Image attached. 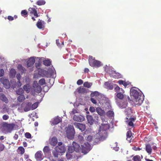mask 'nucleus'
<instances>
[{"label": "nucleus", "mask_w": 161, "mask_h": 161, "mask_svg": "<svg viewBox=\"0 0 161 161\" xmlns=\"http://www.w3.org/2000/svg\"><path fill=\"white\" fill-rule=\"evenodd\" d=\"M18 68L19 70H21L23 72H24L26 71L25 69L21 64H19L18 65Z\"/></svg>", "instance_id": "42"}, {"label": "nucleus", "mask_w": 161, "mask_h": 161, "mask_svg": "<svg viewBox=\"0 0 161 161\" xmlns=\"http://www.w3.org/2000/svg\"><path fill=\"white\" fill-rule=\"evenodd\" d=\"M35 62V59L33 58H30L27 62V65L28 67L32 66Z\"/></svg>", "instance_id": "15"}, {"label": "nucleus", "mask_w": 161, "mask_h": 161, "mask_svg": "<svg viewBox=\"0 0 161 161\" xmlns=\"http://www.w3.org/2000/svg\"><path fill=\"white\" fill-rule=\"evenodd\" d=\"M21 15L24 17H26L28 16V12L26 10H22L21 12Z\"/></svg>", "instance_id": "34"}, {"label": "nucleus", "mask_w": 161, "mask_h": 161, "mask_svg": "<svg viewBox=\"0 0 161 161\" xmlns=\"http://www.w3.org/2000/svg\"><path fill=\"white\" fill-rule=\"evenodd\" d=\"M61 42L62 43L60 44V43L59 42V39H57L56 40V44L59 47H63V45H64V42Z\"/></svg>", "instance_id": "44"}, {"label": "nucleus", "mask_w": 161, "mask_h": 161, "mask_svg": "<svg viewBox=\"0 0 161 161\" xmlns=\"http://www.w3.org/2000/svg\"><path fill=\"white\" fill-rule=\"evenodd\" d=\"M46 84L45 80L44 78L41 79L38 81V84L41 86H42Z\"/></svg>", "instance_id": "37"}, {"label": "nucleus", "mask_w": 161, "mask_h": 161, "mask_svg": "<svg viewBox=\"0 0 161 161\" xmlns=\"http://www.w3.org/2000/svg\"><path fill=\"white\" fill-rule=\"evenodd\" d=\"M42 22H43L42 20H40L38 21L36 25L38 28L41 29L44 27V25L42 24Z\"/></svg>", "instance_id": "25"}, {"label": "nucleus", "mask_w": 161, "mask_h": 161, "mask_svg": "<svg viewBox=\"0 0 161 161\" xmlns=\"http://www.w3.org/2000/svg\"><path fill=\"white\" fill-rule=\"evenodd\" d=\"M62 119L59 117H57L54 118L53 120L52 124L53 125H56L61 121Z\"/></svg>", "instance_id": "18"}, {"label": "nucleus", "mask_w": 161, "mask_h": 161, "mask_svg": "<svg viewBox=\"0 0 161 161\" xmlns=\"http://www.w3.org/2000/svg\"><path fill=\"white\" fill-rule=\"evenodd\" d=\"M96 110L98 114L100 116H103L105 114V111L100 108H96Z\"/></svg>", "instance_id": "19"}, {"label": "nucleus", "mask_w": 161, "mask_h": 161, "mask_svg": "<svg viewBox=\"0 0 161 161\" xmlns=\"http://www.w3.org/2000/svg\"><path fill=\"white\" fill-rule=\"evenodd\" d=\"M50 144L53 146H55L58 143V140L56 137H53L49 139Z\"/></svg>", "instance_id": "12"}, {"label": "nucleus", "mask_w": 161, "mask_h": 161, "mask_svg": "<svg viewBox=\"0 0 161 161\" xmlns=\"http://www.w3.org/2000/svg\"><path fill=\"white\" fill-rule=\"evenodd\" d=\"M132 159L134 161H141V160L140 157L139 155L134 156Z\"/></svg>", "instance_id": "39"}, {"label": "nucleus", "mask_w": 161, "mask_h": 161, "mask_svg": "<svg viewBox=\"0 0 161 161\" xmlns=\"http://www.w3.org/2000/svg\"><path fill=\"white\" fill-rule=\"evenodd\" d=\"M85 146L86 148L87 149V150H90L91 145L88 142L85 143Z\"/></svg>", "instance_id": "47"}, {"label": "nucleus", "mask_w": 161, "mask_h": 161, "mask_svg": "<svg viewBox=\"0 0 161 161\" xmlns=\"http://www.w3.org/2000/svg\"><path fill=\"white\" fill-rule=\"evenodd\" d=\"M78 92L79 93H85L86 92V90L84 88L80 87L78 89Z\"/></svg>", "instance_id": "26"}, {"label": "nucleus", "mask_w": 161, "mask_h": 161, "mask_svg": "<svg viewBox=\"0 0 161 161\" xmlns=\"http://www.w3.org/2000/svg\"><path fill=\"white\" fill-rule=\"evenodd\" d=\"M107 115L108 117H112L114 116V113L113 111L109 110L107 113Z\"/></svg>", "instance_id": "40"}, {"label": "nucleus", "mask_w": 161, "mask_h": 161, "mask_svg": "<svg viewBox=\"0 0 161 161\" xmlns=\"http://www.w3.org/2000/svg\"><path fill=\"white\" fill-rule=\"evenodd\" d=\"M86 118L88 122L90 123V125L92 124L94 122V120L92 117L90 115H86Z\"/></svg>", "instance_id": "21"}, {"label": "nucleus", "mask_w": 161, "mask_h": 161, "mask_svg": "<svg viewBox=\"0 0 161 161\" xmlns=\"http://www.w3.org/2000/svg\"><path fill=\"white\" fill-rule=\"evenodd\" d=\"M31 108L29 107H28V106H26L24 108V110L25 111H28L30 110Z\"/></svg>", "instance_id": "60"}, {"label": "nucleus", "mask_w": 161, "mask_h": 161, "mask_svg": "<svg viewBox=\"0 0 161 161\" xmlns=\"http://www.w3.org/2000/svg\"><path fill=\"white\" fill-rule=\"evenodd\" d=\"M55 149L57 151H58L59 153H63L65 152L66 149L65 147L64 146H56Z\"/></svg>", "instance_id": "13"}, {"label": "nucleus", "mask_w": 161, "mask_h": 161, "mask_svg": "<svg viewBox=\"0 0 161 161\" xmlns=\"http://www.w3.org/2000/svg\"><path fill=\"white\" fill-rule=\"evenodd\" d=\"M58 153H59L58 152L55 150V151H54L53 152V154L54 157L56 158H58Z\"/></svg>", "instance_id": "48"}, {"label": "nucleus", "mask_w": 161, "mask_h": 161, "mask_svg": "<svg viewBox=\"0 0 161 161\" xmlns=\"http://www.w3.org/2000/svg\"><path fill=\"white\" fill-rule=\"evenodd\" d=\"M130 94L135 98L134 102L135 104L139 106L142 104L144 100L143 96L139 94L137 91L134 89L130 90Z\"/></svg>", "instance_id": "2"}, {"label": "nucleus", "mask_w": 161, "mask_h": 161, "mask_svg": "<svg viewBox=\"0 0 161 161\" xmlns=\"http://www.w3.org/2000/svg\"><path fill=\"white\" fill-rule=\"evenodd\" d=\"M9 118V116L7 115H4L3 116V120H6Z\"/></svg>", "instance_id": "55"}, {"label": "nucleus", "mask_w": 161, "mask_h": 161, "mask_svg": "<svg viewBox=\"0 0 161 161\" xmlns=\"http://www.w3.org/2000/svg\"><path fill=\"white\" fill-rule=\"evenodd\" d=\"M75 151L73 146H70L69 147L68 152L69 153H72Z\"/></svg>", "instance_id": "43"}, {"label": "nucleus", "mask_w": 161, "mask_h": 161, "mask_svg": "<svg viewBox=\"0 0 161 161\" xmlns=\"http://www.w3.org/2000/svg\"><path fill=\"white\" fill-rule=\"evenodd\" d=\"M18 150L19 153L21 155L23 154L25 151L24 148L22 147H19Z\"/></svg>", "instance_id": "35"}, {"label": "nucleus", "mask_w": 161, "mask_h": 161, "mask_svg": "<svg viewBox=\"0 0 161 161\" xmlns=\"http://www.w3.org/2000/svg\"><path fill=\"white\" fill-rule=\"evenodd\" d=\"M89 110L90 112H94L95 111V109L93 107H90L89 108Z\"/></svg>", "instance_id": "56"}, {"label": "nucleus", "mask_w": 161, "mask_h": 161, "mask_svg": "<svg viewBox=\"0 0 161 161\" xmlns=\"http://www.w3.org/2000/svg\"><path fill=\"white\" fill-rule=\"evenodd\" d=\"M107 72L111 76L113 77V75H114L115 74L116 71L112 69L109 70Z\"/></svg>", "instance_id": "46"}, {"label": "nucleus", "mask_w": 161, "mask_h": 161, "mask_svg": "<svg viewBox=\"0 0 161 161\" xmlns=\"http://www.w3.org/2000/svg\"><path fill=\"white\" fill-rule=\"evenodd\" d=\"M126 124H127L129 126H132V127H134V125L133 123V122H135V120H136V117H130L129 119L127 118H126Z\"/></svg>", "instance_id": "7"}, {"label": "nucleus", "mask_w": 161, "mask_h": 161, "mask_svg": "<svg viewBox=\"0 0 161 161\" xmlns=\"http://www.w3.org/2000/svg\"><path fill=\"white\" fill-rule=\"evenodd\" d=\"M38 106V104L37 103H35L32 104L31 109L32 110L36 108Z\"/></svg>", "instance_id": "49"}, {"label": "nucleus", "mask_w": 161, "mask_h": 161, "mask_svg": "<svg viewBox=\"0 0 161 161\" xmlns=\"http://www.w3.org/2000/svg\"><path fill=\"white\" fill-rule=\"evenodd\" d=\"M16 93L18 95H21L24 92V90L22 88H19L16 91Z\"/></svg>", "instance_id": "32"}, {"label": "nucleus", "mask_w": 161, "mask_h": 161, "mask_svg": "<svg viewBox=\"0 0 161 161\" xmlns=\"http://www.w3.org/2000/svg\"><path fill=\"white\" fill-rule=\"evenodd\" d=\"M28 12L31 14H33L36 18L38 16L36 10L34 8H29L28 9Z\"/></svg>", "instance_id": "14"}, {"label": "nucleus", "mask_w": 161, "mask_h": 161, "mask_svg": "<svg viewBox=\"0 0 161 161\" xmlns=\"http://www.w3.org/2000/svg\"><path fill=\"white\" fill-rule=\"evenodd\" d=\"M85 119L83 116L81 115H75L73 117V120L76 121L82 122Z\"/></svg>", "instance_id": "11"}, {"label": "nucleus", "mask_w": 161, "mask_h": 161, "mask_svg": "<svg viewBox=\"0 0 161 161\" xmlns=\"http://www.w3.org/2000/svg\"><path fill=\"white\" fill-rule=\"evenodd\" d=\"M14 124L3 122L0 124V130L5 134L10 133L14 129Z\"/></svg>", "instance_id": "3"}, {"label": "nucleus", "mask_w": 161, "mask_h": 161, "mask_svg": "<svg viewBox=\"0 0 161 161\" xmlns=\"http://www.w3.org/2000/svg\"><path fill=\"white\" fill-rule=\"evenodd\" d=\"M23 88L27 93H29L30 91V86L28 84L24 85Z\"/></svg>", "instance_id": "27"}, {"label": "nucleus", "mask_w": 161, "mask_h": 161, "mask_svg": "<svg viewBox=\"0 0 161 161\" xmlns=\"http://www.w3.org/2000/svg\"><path fill=\"white\" fill-rule=\"evenodd\" d=\"M99 95V92L97 91H95L92 92L91 94V97L97 96Z\"/></svg>", "instance_id": "45"}, {"label": "nucleus", "mask_w": 161, "mask_h": 161, "mask_svg": "<svg viewBox=\"0 0 161 161\" xmlns=\"http://www.w3.org/2000/svg\"><path fill=\"white\" fill-rule=\"evenodd\" d=\"M146 150L149 154H151L152 152V149L149 144H147L146 146Z\"/></svg>", "instance_id": "22"}, {"label": "nucleus", "mask_w": 161, "mask_h": 161, "mask_svg": "<svg viewBox=\"0 0 161 161\" xmlns=\"http://www.w3.org/2000/svg\"><path fill=\"white\" fill-rule=\"evenodd\" d=\"M83 83V81L81 79L78 80L77 82V84L78 85H80Z\"/></svg>", "instance_id": "52"}, {"label": "nucleus", "mask_w": 161, "mask_h": 161, "mask_svg": "<svg viewBox=\"0 0 161 161\" xmlns=\"http://www.w3.org/2000/svg\"><path fill=\"white\" fill-rule=\"evenodd\" d=\"M132 133L131 131L129 130L127 132L126 139L129 141V142H131L130 140L132 138Z\"/></svg>", "instance_id": "20"}, {"label": "nucleus", "mask_w": 161, "mask_h": 161, "mask_svg": "<svg viewBox=\"0 0 161 161\" xmlns=\"http://www.w3.org/2000/svg\"><path fill=\"white\" fill-rule=\"evenodd\" d=\"M35 158L37 161H41L43 158V154L41 151H38L35 154Z\"/></svg>", "instance_id": "10"}, {"label": "nucleus", "mask_w": 161, "mask_h": 161, "mask_svg": "<svg viewBox=\"0 0 161 161\" xmlns=\"http://www.w3.org/2000/svg\"><path fill=\"white\" fill-rule=\"evenodd\" d=\"M25 136L26 138L29 139L31 137V135L30 133L26 132L25 134Z\"/></svg>", "instance_id": "50"}, {"label": "nucleus", "mask_w": 161, "mask_h": 161, "mask_svg": "<svg viewBox=\"0 0 161 161\" xmlns=\"http://www.w3.org/2000/svg\"><path fill=\"white\" fill-rule=\"evenodd\" d=\"M92 85V83L88 82H85L83 84V86L84 87L87 88H90Z\"/></svg>", "instance_id": "33"}, {"label": "nucleus", "mask_w": 161, "mask_h": 161, "mask_svg": "<svg viewBox=\"0 0 161 161\" xmlns=\"http://www.w3.org/2000/svg\"><path fill=\"white\" fill-rule=\"evenodd\" d=\"M43 151L45 154L49 152L50 149L48 147L46 146L44 147Z\"/></svg>", "instance_id": "36"}, {"label": "nucleus", "mask_w": 161, "mask_h": 161, "mask_svg": "<svg viewBox=\"0 0 161 161\" xmlns=\"http://www.w3.org/2000/svg\"><path fill=\"white\" fill-rule=\"evenodd\" d=\"M32 103L30 102L26 104V106H28V107H30L31 108Z\"/></svg>", "instance_id": "64"}, {"label": "nucleus", "mask_w": 161, "mask_h": 161, "mask_svg": "<svg viewBox=\"0 0 161 161\" xmlns=\"http://www.w3.org/2000/svg\"><path fill=\"white\" fill-rule=\"evenodd\" d=\"M0 81L4 85V86L6 88H8L10 87V84L9 80L6 79L1 78L0 79Z\"/></svg>", "instance_id": "9"}, {"label": "nucleus", "mask_w": 161, "mask_h": 161, "mask_svg": "<svg viewBox=\"0 0 161 161\" xmlns=\"http://www.w3.org/2000/svg\"><path fill=\"white\" fill-rule=\"evenodd\" d=\"M132 149L135 151H139L141 149L140 148L136 147H133L132 148Z\"/></svg>", "instance_id": "61"}, {"label": "nucleus", "mask_w": 161, "mask_h": 161, "mask_svg": "<svg viewBox=\"0 0 161 161\" xmlns=\"http://www.w3.org/2000/svg\"><path fill=\"white\" fill-rule=\"evenodd\" d=\"M106 84L108 85V87L109 89L111 90L113 88V86L111 84L106 83L105 85Z\"/></svg>", "instance_id": "51"}, {"label": "nucleus", "mask_w": 161, "mask_h": 161, "mask_svg": "<svg viewBox=\"0 0 161 161\" xmlns=\"http://www.w3.org/2000/svg\"><path fill=\"white\" fill-rule=\"evenodd\" d=\"M90 100L94 104H96L97 103V102L96 100L94 99V98H91Z\"/></svg>", "instance_id": "59"}, {"label": "nucleus", "mask_w": 161, "mask_h": 161, "mask_svg": "<svg viewBox=\"0 0 161 161\" xmlns=\"http://www.w3.org/2000/svg\"><path fill=\"white\" fill-rule=\"evenodd\" d=\"M33 87H34V91H31V93L33 96L35 95V92L37 93H40L42 91L41 87L37 83L36 81H34L33 85Z\"/></svg>", "instance_id": "6"}, {"label": "nucleus", "mask_w": 161, "mask_h": 161, "mask_svg": "<svg viewBox=\"0 0 161 161\" xmlns=\"http://www.w3.org/2000/svg\"><path fill=\"white\" fill-rule=\"evenodd\" d=\"M41 64L39 63H36L35 64V66L37 69H38V71L39 74L40 75H42L41 74H40V72H43L45 71V70L42 69L40 68Z\"/></svg>", "instance_id": "24"}, {"label": "nucleus", "mask_w": 161, "mask_h": 161, "mask_svg": "<svg viewBox=\"0 0 161 161\" xmlns=\"http://www.w3.org/2000/svg\"><path fill=\"white\" fill-rule=\"evenodd\" d=\"M17 97V101L19 102H22L25 99V97L24 95H19Z\"/></svg>", "instance_id": "28"}, {"label": "nucleus", "mask_w": 161, "mask_h": 161, "mask_svg": "<svg viewBox=\"0 0 161 161\" xmlns=\"http://www.w3.org/2000/svg\"><path fill=\"white\" fill-rule=\"evenodd\" d=\"M109 128V125L107 124H102L100 126L98 132L95 135L94 142L97 143L105 138L107 135L106 131Z\"/></svg>", "instance_id": "1"}, {"label": "nucleus", "mask_w": 161, "mask_h": 161, "mask_svg": "<svg viewBox=\"0 0 161 161\" xmlns=\"http://www.w3.org/2000/svg\"><path fill=\"white\" fill-rule=\"evenodd\" d=\"M0 99L2 101L6 103H8V100L6 96L3 93H0Z\"/></svg>", "instance_id": "17"}, {"label": "nucleus", "mask_w": 161, "mask_h": 161, "mask_svg": "<svg viewBox=\"0 0 161 161\" xmlns=\"http://www.w3.org/2000/svg\"><path fill=\"white\" fill-rule=\"evenodd\" d=\"M72 145L75 151L76 152H79L80 148V145L74 142H73Z\"/></svg>", "instance_id": "16"}, {"label": "nucleus", "mask_w": 161, "mask_h": 161, "mask_svg": "<svg viewBox=\"0 0 161 161\" xmlns=\"http://www.w3.org/2000/svg\"><path fill=\"white\" fill-rule=\"evenodd\" d=\"M89 63L92 67H99L101 66V62L95 60L93 57L89 56L88 58Z\"/></svg>", "instance_id": "5"}, {"label": "nucleus", "mask_w": 161, "mask_h": 161, "mask_svg": "<svg viewBox=\"0 0 161 161\" xmlns=\"http://www.w3.org/2000/svg\"><path fill=\"white\" fill-rule=\"evenodd\" d=\"M124 93L122 92L117 93L116 94L117 97L120 100L123 99L124 97V96L123 94Z\"/></svg>", "instance_id": "29"}, {"label": "nucleus", "mask_w": 161, "mask_h": 161, "mask_svg": "<svg viewBox=\"0 0 161 161\" xmlns=\"http://www.w3.org/2000/svg\"><path fill=\"white\" fill-rule=\"evenodd\" d=\"M7 19L10 21H12L14 19V17L11 16H8Z\"/></svg>", "instance_id": "58"}, {"label": "nucleus", "mask_w": 161, "mask_h": 161, "mask_svg": "<svg viewBox=\"0 0 161 161\" xmlns=\"http://www.w3.org/2000/svg\"><path fill=\"white\" fill-rule=\"evenodd\" d=\"M16 77L18 80H20L21 78V75L19 73L17 74Z\"/></svg>", "instance_id": "62"}, {"label": "nucleus", "mask_w": 161, "mask_h": 161, "mask_svg": "<svg viewBox=\"0 0 161 161\" xmlns=\"http://www.w3.org/2000/svg\"><path fill=\"white\" fill-rule=\"evenodd\" d=\"M43 64L46 66H49L51 65V62L49 59L45 60L43 61Z\"/></svg>", "instance_id": "30"}, {"label": "nucleus", "mask_w": 161, "mask_h": 161, "mask_svg": "<svg viewBox=\"0 0 161 161\" xmlns=\"http://www.w3.org/2000/svg\"><path fill=\"white\" fill-rule=\"evenodd\" d=\"M16 72L14 69H11L9 72V76L11 78H14L15 77Z\"/></svg>", "instance_id": "23"}, {"label": "nucleus", "mask_w": 161, "mask_h": 161, "mask_svg": "<svg viewBox=\"0 0 161 161\" xmlns=\"http://www.w3.org/2000/svg\"><path fill=\"white\" fill-rule=\"evenodd\" d=\"M114 90L117 93L121 92H124V90L122 88H120L118 86H117L114 88Z\"/></svg>", "instance_id": "31"}, {"label": "nucleus", "mask_w": 161, "mask_h": 161, "mask_svg": "<svg viewBox=\"0 0 161 161\" xmlns=\"http://www.w3.org/2000/svg\"><path fill=\"white\" fill-rule=\"evenodd\" d=\"M46 2L43 0H39L36 3V4L38 5H42L45 4Z\"/></svg>", "instance_id": "38"}, {"label": "nucleus", "mask_w": 161, "mask_h": 161, "mask_svg": "<svg viewBox=\"0 0 161 161\" xmlns=\"http://www.w3.org/2000/svg\"><path fill=\"white\" fill-rule=\"evenodd\" d=\"M4 70L3 69L0 70V77H2L4 75Z\"/></svg>", "instance_id": "54"}, {"label": "nucleus", "mask_w": 161, "mask_h": 161, "mask_svg": "<svg viewBox=\"0 0 161 161\" xmlns=\"http://www.w3.org/2000/svg\"><path fill=\"white\" fill-rule=\"evenodd\" d=\"M113 77L115 79H119L121 77V75L119 73L116 72L115 74L113 75Z\"/></svg>", "instance_id": "41"}, {"label": "nucleus", "mask_w": 161, "mask_h": 161, "mask_svg": "<svg viewBox=\"0 0 161 161\" xmlns=\"http://www.w3.org/2000/svg\"><path fill=\"white\" fill-rule=\"evenodd\" d=\"M74 124L75 127L79 129L81 131H84L86 129L85 125L76 122L74 123Z\"/></svg>", "instance_id": "8"}, {"label": "nucleus", "mask_w": 161, "mask_h": 161, "mask_svg": "<svg viewBox=\"0 0 161 161\" xmlns=\"http://www.w3.org/2000/svg\"><path fill=\"white\" fill-rule=\"evenodd\" d=\"M17 86L19 87L20 86H21V83L20 81V80H18V81H17Z\"/></svg>", "instance_id": "63"}, {"label": "nucleus", "mask_w": 161, "mask_h": 161, "mask_svg": "<svg viewBox=\"0 0 161 161\" xmlns=\"http://www.w3.org/2000/svg\"><path fill=\"white\" fill-rule=\"evenodd\" d=\"M4 148V146L3 144H0V152L3 151Z\"/></svg>", "instance_id": "53"}, {"label": "nucleus", "mask_w": 161, "mask_h": 161, "mask_svg": "<svg viewBox=\"0 0 161 161\" xmlns=\"http://www.w3.org/2000/svg\"><path fill=\"white\" fill-rule=\"evenodd\" d=\"M75 133V131L73 126L69 125L66 130L67 137L69 139H72L74 137Z\"/></svg>", "instance_id": "4"}, {"label": "nucleus", "mask_w": 161, "mask_h": 161, "mask_svg": "<svg viewBox=\"0 0 161 161\" xmlns=\"http://www.w3.org/2000/svg\"><path fill=\"white\" fill-rule=\"evenodd\" d=\"M92 139V136H88L87 137V140L88 141L91 142Z\"/></svg>", "instance_id": "57"}]
</instances>
